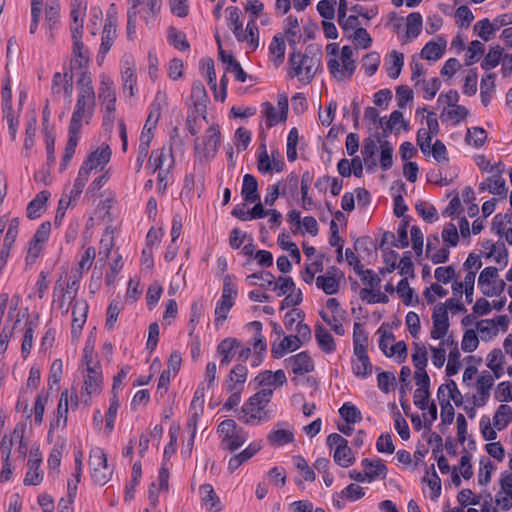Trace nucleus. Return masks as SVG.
<instances>
[{"instance_id": "nucleus-13", "label": "nucleus", "mask_w": 512, "mask_h": 512, "mask_svg": "<svg viewBox=\"0 0 512 512\" xmlns=\"http://www.w3.org/2000/svg\"><path fill=\"white\" fill-rule=\"evenodd\" d=\"M161 1L157 0H128V11H134L135 16H141L147 23L150 18L156 17L161 8Z\"/></svg>"}, {"instance_id": "nucleus-55", "label": "nucleus", "mask_w": 512, "mask_h": 512, "mask_svg": "<svg viewBox=\"0 0 512 512\" xmlns=\"http://www.w3.org/2000/svg\"><path fill=\"white\" fill-rule=\"evenodd\" d=\"M168 39L169 42L177 49L179 50H187L190 45L186 39V35L178 31L174 27H170L168 30Z\"/></svg>"}, {"instance_id": "nucleus-31", "label": "nucleus", "mask_w": 512, "mask_h": 512, "mask_svg": "<svg viewBox=\"0 0 512 512\" xmlns=\"http://www.w3.org/2000/svg\"><path fill=\"white\" fill-rule=\"evenodd\" d=\"M248 439L247 432L240 427L237 431L231 434V438L221 441V446L224 450L234 452L242 447Z\"/></svg>"}, {"instance_id": "nucleus-30", "label": "nucleus", "mask_w": 512, "mask_h": 512, "mask_svg": "<svg viewBox=\"0 0 512 512\" xmlns=\"http://www.w3.org/2000/svg\"><path fill=\"white\" fill-rule=\"evenodd\" d=\"M512 422V408L507 404H501L494 416H493V425L494 427L501 431L505 429Z\"/></svg>"}, {"instance_id": "nucleus-9", "label": "nucleus", "mask_w": 512, "mask_h": 512, "mask_svg": "<svg viewBox=\"0 0 512 512\" xmlns=\"http://www.w3.org/2000/svg\"><path fill=\"white\" fill-rule=\"evenodd\" d=\"M253 279H263L264 283H260V286L278 291V296L285 295L296 288L291 277L279 276V280H283V283L278 284V282L275 281V277L270 272H258L247 276V281L250 285L257 284V282L252 281Z\"/></svg>"}, {"instance_id": "nucleus-23", "label": "nucleus", "mask_w": 512, "mask_h": 512, "mask_svg": "<svg viewBox=\"0 0 512 512\" xmlns=\"http://www.w3.org/2000/svg\"><path fill=\"white\" fill-rule=\"evenodd\" d=\"M302 344V341L297 335L285 336L279 344H272L271 355L273 358L279 359L288 351H296Z\"/></svg>"}, {"instance_id": "nucleus-29", "label": "nucleus", "mask_w": 512, "mask_h": 512, "mask_svg": "<svg viewBox=\"0 0 512 512\" xmlns=\"http://www.w3.org/2000/svg\"><path fill=\"white\" fill-rule=\"evenodd\" d=\"M376 137L377 139L368 137L363 142L361 153L363 156V161L367 167L376 166V159L374 156L377 151V142L381 141L379 139V135H376Z\"/></svg>"}, {"instance_id": "nucleus-7", "label": "nucleus", "mask_w": 512, "mask_h": 512, "mask_svg": "<svg viewBox=\"0 0 512 512\" xmlns=\"http://www.w3.org/2000/svg\"><path fill=\"white\" fill-rule=\"evenodd\" d=\"M89 465L92 469V479L96 484L105 485L111 478L112 470L107 463V455L100 447L90 451Z\"/></svg>"}, {"instance_id": "nucleus-21", "label": "nucleus", "mask_w": 512, "mask_h": 512, "mask_svg": "<svg viewBox=\"0 0 512 512\" xmlns=\"http://www.w3.org/2000/svg\"><path fill=\"white\" fill-rule=\"evenodd\" d=\"M116 38V23L112 18H107L102 32V41L100 45L97 60L101 63L105 55L111 49Z\"/></svg>"}, {"instance_id": "nucleus-39", "label": "nucleus", "mask_w": 512, "mask_h": 512, "mask_svg": "<svg viewBox=\"0 0 512 512\" xmlns=\"http://www.w3.org/2000/svg\"><path fill=\"white\" fill-rule=\"evenodd\" d=\"M99 99L102 101V104L116 99V92L113 87V81L105 74L100 76V84H99Z\"/></svg>"}, {"instance_id": "nucleus-38", "label": "nucleus", "mask_w": 512, "mask_h": 512, "mask_svg": "<svg viewBox=\"0 0 512 512\" xmlns=\"http://www.w3.org/2000/svg\"><path fill=\"white\" fill-rule=\"evenodd\" d=\"M445 47V41H442V44L430 41L423 47L421 57L430 61H436L442 57Z\"/></svg>"}, {"instance_id": "nucleus-28", "label": "nucleus", "mask_w": 512, "mask_h": 512, "mask_svg": "<svg viewBox=\"0 0 512 512\" xmlns=\"http://www.w3.org/2000/svg\"><path fill=\"white\" fill-rule=\"evenodd\" d=\"M199 492L201 495L202 503L206 505L209 510H214L215 512H218L222 509L220 498L215 493L213 486L211 484L201 485Z\"/></svg>"}, {"instance_id": "nucleus-35", "label": "nucleus", "mask_w": 512, "mask_h": 512, "mask_svg": "<svg viewBox=\"0 0 512 512\" xmlns=\"http://www.w3.org/2000/svg\"><path fill=\"white\" fill-rule=\"evenodd\" d=\"M495 74L489 73L481 79L480 97L482 104L487 107L491 101L492 93L495 90Z\"/></svg>"}, {"instance_id": "nucleus-3", "label": "nucleus", "mask_w": 512, "mask_h": 512, "mask_svg": "<svg viewBox=\"0 0 512 512\" xmlns=\"http://www.w3.org/2000/svg\"><path fill=\"white\" fill-rule=\"evenodd\" d=\"M231 214L242 222L262 219L265 216H269L270 224H280L282 221V214L277 210L265 209L263 203L254 204L244 200L233 208Z\"/></svg>"}, {"instance_id": "nucleus-46", "label": "nucleus", "mask_w": 512, "mask_h": 512, "mask_svg": "<svg viewBox=\"0 0 512 512\" xmlns=\"http://www.w3.org/2000/svg\"><path fill=\"white\" fill-rule=\"evenodd\" d=\"M339 413L348 424H355L362 420L360 410L349 402H346L342 405V407L339 409Z\"/></svg>"}, {"instance_id": "nucleus-48", "label": "nucleus", "mask_w": 512, "mask_h": 512, "mask_svg": "<svg viewBox=\"0 0 512 512\" xmlns=\"http://www.w3.org/2000/svg\"><path fill=\"white\" fill-rule=\"evenodd\" d=\"M267 439L272 445L282 446L291 443L294 440V435L289 430L279 429L271 431Z\"/></svg>"}, {"instance_id": "nucleus-53", "label": "nucleus", "mask_w": 512, "mask_h": 512, "mask_svg": "<svg viewBox=\"0 0 512 512\" xmlns=\"http://www.w3.org/2000/svg\"><path fill=\"white\" fill-rule=\"evenodd\" d=\"M63 373V363L61 359H55L50 368V374L48 378L49 389H58L59 382Z\"/></svg>"}, {"instance_id": "nucleus-1", "label": "nucleus", "mask_w": 512, "mask_h": 512, "mask_svg": "<svg viewBox=\"0 0 512 512\" xmlns=\"http://www.w3.org/2000/svg\"><path fill=\"white\" fill-rule=\"evenodd\" d=\"M321 51L307 48L305 53L292 52L289 56L291 76L298 77L299 81L309 84L321 68Z\"/></svg>"}, {"instance_id": "nucleus-63", "label": "nucleus", "mask_w": 512, "mask_h": 512, "mask_svg": "<svg viewBox=\"0 0 512 512\" xmlns=\"http://www.w3.org/2000/svg\"><path fill=\"white\" fill-rule=\"evenodd\" d=\"M390 57L392 58V65L387 68V74L390 78L396 79L404 65V56L402 53L393 51Z\"/></svg>"}, {"instance_id": "nucleus-44", "label": "nucleus", "mask_w": 512, "mask_h": 512, "mask_svg": "<svg viewBox=\"0 0 512 512\" xmlns=\"http://www.w3.org/2000/svg\"><path fill=\"white\" fill-rule=\"evenodd\" d=\"M40 463V459L29 460V469L24 478L25 485H38L41 483V481L43 480V476L42 473L39 471Z\"/></svg>"}, {"instance_id": "nucleus-22", "label": "nucleus", "mask_w": 512, "mask_h": 512, "mask_svg": "<svg viewBox=\"0 0 512 512\" xmlns=\"http://www.w3.org/2000/svg\"><path fill=\"white\" fill-rule=\"evenodd\" d=\"M284 162L279 152H277V158H270L267 151L259 152L257 167L259 172L263 174L275 172H281L284 168Z\"/></svg>"}, {"instance_id": "nucleus-49", "label": "nucleus", "mask_w": 512, "mask_h": 512, "mask_svg": "<svg viewBox=\"0 0 512 512\" xmlns=\"http://www.w3.org/2000/svg\"><path fill=\"white\" fill-rule=\"evenodd\" d=\"M49 393L41 391L35 400L34 404V422L36 425H41L43 422V416L45 412V406L48 402Z\"/></svg>"}, {"instance_id": "nucleus-54", "label": "nucleus", "mask_w": 512, "mask_h": 512, "mask_svg": "<svg viewBox=\"0 0 512 512\" xmlns=\"http://www.w3.org/2000/svg\"><path fill=\"white\" fill-rule=\"evenodd\" d=\"M473 29H474V32L484 41H489L495 33V30L491 24V21L488 18L479 20L474 25Z\"/></svg>"}, {"instance_id": "nucleus-45", "label": "nucleus", "mask_w": 512, "mask_h": 512, "mask_svg": "<svg viewBox=\"0 0 512 512\" xmlns=\"http://www.w3.org/2000/svg\"><path fill=\"white\" fill-rule=\"evenodd\" d=\"M269 51L274 57V63L278 66L284 60L285 41L281 35H275L269 46Z\"/></svg>"}, {"instance_id": "nucleus-62", "label": "nucleus", "mask_w": 512, "mask_h": 512, "mask_svg": "<svg viewBox=\"0 0 512 512\" xmlns=\"http://www.w3.org/2000/svg\"><path fill=\"white\" fill-rule=\"evenodd\" d=\"M359 295L363 301H367L370 304H374V303L385 304L389 301V298L386 294H384L380 291L373 292L371 289H368V288L361 289Z\"/></svg>"}, {"instance_id": "nucleus-27", "label": "nucleus", "mask_w": 512, "mask_h": 512, "mask_svg": "<svg viewBox=\"0 0 512 512\" xmlns=\"http://www.w3.org/2000/svg\"><path fill=\"white\" fill-rule=\"evenodd\" d=\"M50 193L46 190L39 192L36 197L27 206V216L30 220H35L46 210V203Z\"/></svg>"}, {"instance_id": "nucleus-47", "label": "nucleus", "mask_w": 512, "mask_h": 512, "mask_svg": "<svg viewBox=\"0 0 512 512\" xmlns=\"http://www.w3.org/2000/svg\"><path fill=\"white\" fill-rule=\"evenodd\" d=\"M422 16L418 12H412L407 16L406 35L408 38L417 37L422 29Z\"/></svg>"}, {"instance_id": "nucleus-50", "label": "nucleus", "mask_w": 512, "mask_h": 512, "mask_svg": "<svg viewBox=\"0 0 512 512\" xmlns=\"http://www.w3.org/2000/svg\"><path fill=\"white\" fill-rule=\"evenodd\" d=\"M487 139L486 131L481 127H473L468 129L466 134V142L476 148L481 147Z\"/></svg>"}, {"instance_id": "nucleus-33", "label": "nucleus", "mask_w": 512, "mask_h": 512, "mask_svg": "<svg viewBox=\"0 0 512 512\" xmlns=\"http://www.w3.org/2000/svg\"><path fill=\"white\" fill-rule=\"evenodd\" d=\"M422 481L426 482L431 489V499L436 500L441 494V479L435 470L434 464L427 469L426 476L423 477Z\"/></svg>"}, {"instance_id": "nucleus-43", "label": "nucleus", "mask_w": 512, "mask_h": 512, "mask_svg": "<svg viewBox=\"0 0 512 512\" xmlns=\"http://www.w3.org/2000/svg\"><path fill=\"white\" fill-rule=\"evenodd\" d=\"M353 345L354 352L367 351L368 335L365 332L363 325L359 322H355L353 325Z\"/></svg>"}, {"instance_id": "nucleus-11", "label": "nucleus", "mask_w": 512, "mask_h": 512, "mask_svg": "<svg viewBox=\"0 0 512 512\" xmlns=\"http://www.w3.org/2000/svg\"><path fill=\"white\" fill-rule=\"evenodd\" d=\"M111 158V150L108 145H102L95 151L89 154L87 159L84 161L79 171L85 172V175L89 177L92 170L97 168H103Z\"/></svg>"}, {"instance_id": "nucleus-40", "label": "nucleus", "mask_w": 512, "mask_h": 512, "mask_svg": "<svg viewBox=\"0 0 512 512\" xmlns=\"http://www.w3.org/2000/svg\"><path fill=\"white\" fill-rule=\"evenodd\" d=\"M334 461L341 467L347 468L355 462V457L352 454L351 448L348 443L341 447H336L334 451Z\"/></svg>"}, {"instance_id": "nucleus-17", "label": "nucleus", "mask_w": 512, "mask_h": 512, "mask_svg": "<svg viewBox=\"0 0 512 512\" xmlns=\"http://www.w3.org/2000/svg\"><path fill=\"white\" fill-rule=\"evenodd\" d=\"M88 303L85 300L75 301L72 307V327H71V336L72 338H78L84 324L87 320L88 313Z\"/></svg>"}, {"instance_id": "nucleus-32", "label": "nucleus", "mask_w": 512, "mask_h": 512, "mask_svg": "<svg viewBox=\"0 0 512 512\" xmlns=\"http://www.w3.org/2000/svg\"><path fill=\"white\" fill-rule=\"evenodd\" d=\"M327 65L330 74L338 81L350 79L354 72L351 67L346 68V65L336 58L330 59Z\"/></svg>"}, {"instance_id": "nucleus-59", "label": "nucleus", "mask_w": 512, "mask_h": 512, "mask_svg": "<svg viewBox=\"0 0 512 512\" xmlns=\"http://www.w3.org/2000/svg\"><path fill=\"white\" fill-rule=\"evenodd\" d=\"M353 42L363 49L371 46L372 38L364 28H357L352 34L347 35Z\"/></svg>"}, {"instance_id": "nucleus-10", "label": "nucleus", "mask_w": 512, "mask_h": 512, "mask_svg": "<svg viewBox=\"0 0 512 512\" xmlns=\"http://www.w3.org/2000/svg\"><path fill=\"white\" fill-rule=\"evenodd\" d=\"M84 384L81 391V400L85 405H90L93 394H99L102 384V372L98 368L86 369Z\"/></svg>"}, {"instance_id": "nucleus-25", "label": "nucleus", "mask_w": 512, "mask_h": 512, "mask_svg": "<svg viewBox=\"0 0 512 512\" xmlns=\"http://www.w3.org/2000/svg\"><path fill=\"white\" fill-rule=\"evenodd\" d=\"M355 358L352 360V371L355 376L366 378L372 373L373 366L368 357L367 351L354 352Z\"/></svg>"}, {"instance_id": "nucleus-5", "label": "nucleus", "mask_w": 512, "mask_h": 512, "mask_svg": "<svg viewBox=\"0 0 512 512\" xmlns=\"http://www.w3.org/2000/svg\"><path fill=\"white\" fill-rule=\"evenodd\" d=\"M96 106L95 93L78 92L75 108L70 120L69 129L80 132L82 121L88 124Z\"/></svg>"}, {"instance_id": "nucleus-16", "label": "nucleus", "mask_w": 512, "mask_h": 512, "mask_svg": "<svg viewBox=\"0 0 512 512\" xmlns=\"http://www.w3.org/2000/svg\"><path fill=\"white\" fill-rule=\"evenodd\" d=\"M51 233L50 226H40L33 238L30 240L27 253V260L34 262L40 255L45 243L48 241Z\"/></svg>"}, {"instance_id": "nucleus-18", "label": "nucleus", "mask_w": 512, "mask_h": 512, "mask_svg": "<svg viewBox=\"0 0 512 512\" xmlns=\"http://www.w3.org/2000/svg\"><path fill=\"white\" fill-rule=\"evenodd\" d=\"M241 346V341L237 338H225L216 348V353L220 357V366H227L237 355V349Z\"/></svg>"}, {"instance_id": "nucleus-42", "label": "nucleus", "mask_w": 512, "mask_h": 512, "mask_svg": "<svg viewBox=\"0 0 512 512\" xmlns=\"http://www.w3.org/2000/svg\"><path fill=\"white\" fill-rule=\"evenodd\" d=\"M503 51L504 49L499 45L491 47L481 62V67L487 71L497 67L502 59Z\"/></svg>"}, {"instance_id": "nucleus-64", "label": "nucleus", "mask_w": 512, "mask_h": 512, "mask_svg": "<svg viewBox=\"0 0 512 512\" xmlns=\"http://www.w3.org/2000/svg\"><path fill=\"white\" fill-rule=\"evenodd\" d=\"M495 399L498 402L512 401V384L508 381L499 383L495 391Z\"/></svg>"}, {"instance_id": "nucleus-24", "label": "nucleus", "mask_w": 512, "mask_h": 512, "mask_svg": "<svg viewBox=\"0 0 512 512\" xmlns=\"http://www.w3.org/2000/svg\"><path fill=\"white\" fill-rule=\"evenodd\" d=\"M242 199L250 203H261L260 195L258 193V181L251 174H245L243 176V183L241 188Z\"/></svg>"}, {"instance_id": "nucleus-41", "label": "nucleus", "mask_w": 512, "mask_h": 512, "mask_svg": "<svg viewBox=\"0 0 512 512\" xmlns=\"http://www.w3.org/2000/svg\"><path fill=\"white\" fill-rule=\"evenodd\" d=\"M317 288L323 290L327 295H333L339 292L340 281L333 276H318L316 279Z\"/></svg>"}, {"instance_id": "nucleus-12", "label": "nucleus", "mask_w": 512, "mask_h": 512, "mask_svg": "<svg viewBox=\"0 0 512 512\" xmlns=\"http://www.w3.org/2000/svg\"><path fill=\"white\" fill-rule=\"evenodd\" d=\"M493 384L494 377L488 371L482 372L475 384L477 395L472 397L474 406L483 407L487 404Z\"/></svg>"}, {"instance_id": "nucleus-60", "label": "nucleus", "mask_w": 512, "mask_h": 512, "mask_svg": "<svg viewBox=\"0 0 512 512\" xmlns=\"http://www.w3.org/2000/svg\"><path fill=\"white\" fill-rule=\"evenodd\" d=\"M89 177L85 175L84 170L79 171L77 178L75 179L73 188L71 189L69 194H65L68 198H70L73 202H75L79 196L81 195Z\"/></svg>"}, {"instance_id": "nucleus-34", "label": "nucleus", "mask_w": 512, "mask_h": 512, "mask_svg": "<svg viewBox=\"0 0 512 512\" xmlns=\"http://www.w3.org/2000/svg\"><path fill=\"white\" fill-rule=\"evenodd\" d=\"M79 132L69 129V138L66 143L64 155L62 157V162L60 165V170L63 171L67 168L68 164L70 163L74 153L75 149L78 143L79 139Z\"/></svg>"}, {"instance_id": "nucleus-61", "label": "nucleus", "mask_w": 512, "mask_h": 512, "mask_svg": "<svg viewBox=\"0 0 512 512\" xmlns=\"http://www.w3.org/2000/svg\"><path fill=\"white\" fill-rule=\"evenodd\" d=\"M299 141V133L297 128L293 127L287 137V158L290 162H294L297 159V144Z\"/></svg>"}, {"instance_id": "nucleus-6", "label": "nucleus", "mask_w": 512, "mask_h": 512, "mask_svg": "<svg viewBox=\"0 0 512 512\" xmlns=\"http://www.w3.org/2000/svg\"><path fill=\"white\" fill-rule=\"evenodd\" d=\"M70 29L73 40L71 67L73 69H86L90 62V56L82 41L83 23L71 24Z\"/></svg>"}, {"instance_id": "nucleus-19", "label": "nucleus", "mask_w": 512, "mask_h": 512, "mask_svg": "<svg viewBox=\"0 0 512 512\" xmlns=\"http://www.w3.org/2000/svg\"><path fill=\"white\" fill-rule=\"evenodd\" d=\"M248 375V368L244 364L235 365L225 380V386L228 391H243L244 384Z\"/></svg>"}, {"instance_id": "nucleus-20", "label": "nucleus", "mask_w": 512, "mask_h": 512, "mask_svg": "<svg viewBox=\"0 0 512 512\" xmlns=\"http://www.w3.org/2000/svg\"><path fill=\"white\" fill-rule=\"evenodd\" d=\"M168 162L169 168H173L174 158L171 147H162L159 149H154L148 160V167L152 169L153 172L158 169L164 168L165 163Z\"/></svg>"}, {"instance_id": "nucleus-8", "label": "nucleus", "mask_w": 512, "mask_h": 512, "mask_svg": "<svg viewBox=\"0 0 512 512\" xmlns=\"http://www.w3.org/2000/svg\"><path fill=\"white\" fill-rule=\"evenodd\" d=\"M361 466L364 469L363 472L355 469L349 471V477L351 479L362 483L366 480L372 482L378 477L385 479L387 476L388 469L381 459L370 460L368 458H364L361 461Z\"/></svg>"}, {"instance_id": "nucleus-51", "label": "nucleus", "mask_w": 512, "mask_h": 512, "mask_svg": "<svg viewBox=\"0 0 512 512\" xmlns=\"http://www.w3.org/2000/svg\"><path fill=\"white\" fill-rule=\"evenodd\" d=\"M415 351L412 354V361L415 366V371L426 370L428 357L427 350L424 345H420L418 343H414Z\"/></svg>"}, {"instance_id": "nucleus-26", "label": "nucleus", "mask_w": 512, "mask_h": 512, "mask_svg": "<svg viewBox=\"0 0 512 512\" xmlns=\"http://www.w3.org/2000/svg\"><path fill=\"white\" fill-rule=\"evenodd\" d=\"M315 339L321 351L330 354L336 350L333 336L320 323L315 325Z\"/></svg>"}, {"instance_id": "nucleus-15", "label": "nucleus", "mask_w": 512, "mask_h": 512, "mask_svg": "<svg viewBox=\"0 0 512 512\" xmlns=\"http://www.w3.org/2000/svg\"><path fill=\"white\" fill-rule=\"evenodd\" d=\"M220 135V129L217 125L210 126L206 130L202 148V154L206 160L213 159L217 154L220 146Z\"/></svg>"}, {"instance_id": "nucleus-56", "label": "nucleus", "mask_w": 512, "mask_h": 512, "mask_svg": "<svg viewBox=\"0 0 512 512\" xmlns=\"http://www.w3.org/2000/svg\"><path fill=\"white\" fill-rule=\"evenodd\" d=\"M498 278V269L493 266L484 268L478 278V285L483 292V288H489L493 281Z\"/></svg>"}, {"instance_id": "nucleus-52", "label": "nucleus", "mask_w": 512, "mask_h": 512, "mask_svg": "<svg viewBox=\"0 0 512 512\" xmlns=\"http://www.w3.org/2000/svg\"><path fill=\"white\" fill-rule=\"evenodd\" d=\"M380 143V166L383 170H388L393 165V147L387 140L379 141Z\"/></svg>"}, {"instance_id": "nucleus-37", "label": "nucleus", "mask_w": 512, "mask_h": 512, "mask_svg": "<svg viewBox=\"0 0 512 512\" xmlns=\"http://www.w3.org/2000/svg\"><path fill=\"white\" fill-rule=\"evenodd\" d=\"M285 34L290 45H296L301 39L298 19L292 15L285 20Z\"/></svg>"}, {"instance_id": "nucleus-58", "label": "nucleus", "mask_w": 512, "mask_h": 512, "mask_svg": "<svg viewBox=\"0 0 512 512\" xmlns=\"http://www.w3.org/2000/svg\"><path fill=\"white\" fill-rule=\"evenodd\" d=\"M122 309V305L118 300H112L107 308L106 313V323L105 327L108 330H112L114 328L115 323L117 322L119 313Z\"/></svg>"}, {"instance_id": "nucleus-14", "label": "nucleus", "mask_w": 512, "mask_h": 512, "mask_svg": "<svg viewBox=\"0 0 512 512\" xmlns=\"http://www.w3.org/2000/svg\"><path fill=\"white\" fill-rule=\"evenodd\" d=\"M286 367H290L296 375H303L314 370V363L306 351H302L284 360Z\"/></svg>"}, {"instance_id": "nucleus-2", "label": "nucleus", "mask_w": 512, "mask_h": 512, "mask_svg": "<svg viewBox=\"0 0 512 512\" xmlns=\"http://www.w3.org/2000/svg\"><path fill=\"white\" fill-rule=\"evenodd\" d=\"M273 395L272 389H262L252 395L248 401L242 406L239 417L246 424L255 425L262 420H266L265 407L270 402Z\"/></svg>"}, {"instance_id": "nucleus-57", "label": "nucleus", "mask_w": 512, "mask_h": 512, "mask_svg": "<svg viewBox=\"0 0 512 512\" xmlns=\"http://www.w3.org/2000/svg\"><path fill=\"white\" fill-rule=\"evenodd\" d=\"M264 113L266 116V126L267 128H271L275 126L279 121H284L286 117L282 115V113H278L276 108L270 102H265L263 104Z\"/></svg>"}, {"instance_id": "nucleus-36", "label": "nucleus", "mask_w": 512, "mask_h": 512, "mask_svg": "<svg viewBox=\"0 0 512 512\" xmlns=\"http://www.w3.org/2000/svg\"><path fill=\"white\" fill-rule=\"evenodd\" d=\"M112 203L110 199L102 201L96 208L94 216L90 218L92 221H99L102 223H111L114 221V216L111 212Z\"/></svg>"}, {"instance_id": "nucleus-4", "label": "nucleus", "mask_w": 512, "mask_h": 512, "mask_svg": "<svg viewBox=\"0 0 512 512\" xmlns=\"http://www.w3.org/2000/svg\"><path fill=\"white\" fill-rule=\"evenodd\" d=\"M238 295L237 284L235 283L234 275H226L223 279V288L220 299L218 300L215 308V324L224 322L228 313L235 303Z\"/></svg>"}]
</instances>
